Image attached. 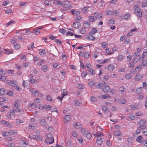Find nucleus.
<instances>
[{"instance_id":"obj_64","label":"nucleus","mask_w":147,"mask_h":147,"mask_svg":"<svg viewBox=\"0 0 147 147\" xmlns=\"http://www.w3.org/2000/svg\"><path fill=\"white\" fill-rule=\"evenodd\" d=\"M142 133L145 136H147V129H143Z\"/></svg>"},{"instance_id":"obj_53","label":"nucleus","mask_w":147,"mask_h":147,"mask_svg":"<svg viewBox=\"0 0 147 147\" xmlns=\"http://www.w3.org/2000/svg\"><path fill=\"white\" fill-rule=\"evenodd\" d=\"M142 145H144L146 146H147V140H144L142 143Z\"/></svg>"},{"instance_id":"obj_24","label":"nucleus","mask_w":147,"mask_h":147,"mask_svg":"<svg viewBox=\"0 0 147 147\" xmlns=\"http://www.w3.org/2000/svg\"><path fill=\"white\" fill-rule=\"evenodd\" d=\"M118 10H113V13H112V16H118Z\"/></svg>"},{"instance_id":"obj_11","label":"nucleus","mask_w":147,"mask_h":147,"mask_svg":"<svg viewBox=\"0 0 147 147\" xmlns=\"http://www.w3.org/2000/svg\"><path fill=\"white\" fill-rule=\"evenodd\" d=\"M29 91L33 95L35 96H38V91L32 89H29Z\"/></svg>"},{"instance_id":"obj_22","label":"nucleus","mask_w":147,"mask_h":147,"mask_svg":"<svg viewBox=\"0 0 147 147\" xmlns=\"http://www.w3.org/2000/svg\"><path fill=\"white\" fill-rule=\"evenodd\" d=\"M119 92L123 93L126 92V89L123 87L121 86L119 88Z\"/></svg>"},{"instance_id":"obj_33","label":"nucleus","mask_w":147,"mask_h":147,"mask_svg":"<svg viewBox=\"0 0 147 147\" xmlns=\"http://www.w3.org/2000/svg\"><path fill=\"white\" fill-rule=\"evenodd\" d=\"M1 134L3 136L6 137L8 136L9 134V132H8L3 131L1 132Z\"/></svg>"},{"instance_id":"obj_32","label":"nucleus","mask_w":147,"mask_h":147,"mask_svg":"<svg viewBox=\"0 0 147 147\" xmlns=\"http://www.w3.org/2000/svg\"><path fill=\"white\" fill-rule=\"evenodd\" d=\"M39 53L40 55H42L45 54L46 53V52L45 49H40L39 50Z\"/></svg>"},{"instance_id":"obj_18","label":"nucleus","mask_w":147,"mask_h":147,"mask_svg":"<svg viewBox=\"0 0 147 147\" xmlns=\"http://www.w3.org/2000/svg\"><path fill=\"white\" fill-rule=\"evenodd\" d=\"M41 69L44 72H46L48 70V67L45 65H43L41 67Z\"/></svg>"},{"instance_id":"obj_29","label":"nucleus","mask_w":147,"mask_h":147,"mask_svg":"<svg viewBox=\"0 0 147 147\" xmlns=\"http://www.w3.org/2000/svg\"><path fill=\"white\" fill-rule=\"evenodd\" d=\"M5 91H6L3 88H1L0 90V94L1 95H4L5 94H6Z\"/></svg>"},{"instance_id":"obj_25","label":"nucleus","mask_w":147,"mask_h":147,"mask_svg":"<svg viewBox=\"0 0 147 147\" xmlns=\"http://www.w3.org/2000/svg\"><path fill=\"white\" fill-rule=\"evenodd\" d=\"M34 47V43H32L30 45H29L28 46V50H30L32 49Z\"/></svg>"},{"instance_id":"obj_20","label":"nucleus","mask_w":147,"mask_h":147,"mask_svg":"<svg viewBox=\"0 0 147 147\" xmlns=\"http://www.w3.org/2000/svg\"><path fill=\"white\" fill-rule=\"evenodd\" d=\"M142 76L141 75H136L135 77V80L136 81H139L142 78Z\"/></svg>"},{"instance_id":"obj_16","label":"nucleus","mask_w":147,"mask_h":147,"mask_svg":"<svg viewBox=\"0 0 147 147\" xmlns=\"http://www.w3.org/2000/svg\"><path fill=\"white\" fill-rule=\"evenodd\" d=\"M97 30L95 28H92L89 32V34H94L95 33L97 32Z\"/></svg>"},{"instance_id":"obj_39","label":"nucleus","mask_w":147,"mask_h":147,"mask_svg":"<svg viewBox=\"0 0 147 147\" xmlns=\"http://www.w3.org/2000/svg\"><path fill=\"white\" fill-rule=\"evenodd\" d=\"M102 109L105 112H108L109 111L108 108L106 106H103L102 107Z\"/></svg>"},{"instance_id":"obj_49","label":"nucleus","mask_w":147,"mask_h":147,"mask_svg":"<svg viewBox=\"0 0 147 147\" xmlns=\"http://www.w3.org/2000/svg\"><path fill=\"white\" fill-rule=\"evenodd\" d=\"M126 101L125 100L121 99H120L119 103L121 104H125L126 103Z\"/></svg>"},{"instance_id":"obj_63","label":"nucleus","mask_w":147,"mask_h":147,"mask_svg":"<svg viewBox=\"0 0 147 147\" xmlns=\"http://www.w3.org/2000/svg\"><path fill=\"white\" fill-rule=\"evenodd\" d=\"M72 135L75 138L77 137L78 135L77 132L75 131H73L72 132Z\"/></svg>"},{"instance_id":"obj_44","label":"nucleus","mask_w":147,"mask_h":147,"mask_svg":"<svg viewBox=\"0 0 147 147\" xmlns=\"http://www.w3.org/2000/svg\"><path fill=\"white\" fill-rule=\"evenodd\" d=\"M94 16H90L89 18V21L90 22H93L95 21V19L94 18Z\"/></svg>"},{"instance_id":"obj_9","label":"nucleus","mask_w":147,"mask_h":147,"mask_svg":"<svg viewBox=\"0 0 147 147\" xmlns=\"http://www.w3.org/2000/svg\"><path fill=\"white\" fill-rule=\"evenodd\" d=\"M144 140V138L142 136H139L136 139V141L140 143H142Z\"/></svg>"},{"instance_id":"obj_7","label":"nucleus","mask_w":147,"mask_h":147,"mask_svg":"<svg viewBox=\"0 0 147 147\" xmlns=\"http://www.w3.org/2000/svg\"><path fill=\"white\" fill-rule=\"evenodd\" d=\"M101 88L102 89L103 91L105 93H106L110 89L109 86L105 85V84L103 85Z\"/></svg>"},{"instance_id":"obj_28","label":"nucleus","mask_w":147,"mask_h":147,"mask_svg":"<svg viewBox=\"0 0 147 147\" xmlns=\"http://www.w3.org/2000/svg\"><path fill=\"white\" fill-rule=\"evenodd\" d=\"M10 114L9 115L8 117L9 118H11V116H13L14 115H15V111L13 110H12L11 111H10Z\"/></svg>"},{"instance_id":"obj_2","label":"nucleus","mask_w":147,"mask_h":147,"mask_svg":"<svg viewBox=\"0 0 147 147\" xmlns=\"http://www.w3.org/2000/svg\"><path fill=\"white\" fill-rule=\"evenodd\" d=\"M81 132L82 133L83 136L88 139H90L91 136V134L86 131L84 128H82L81 129Z\"/></svg>"},{"instance_id":"obj_3","label":"nucleus","mask_w":147,"mask_h":147,"mask_svg":"<svg viewBox=\"0 0 147 147\" xmlns=\"http://www.w3.org/2000/svg\"><path fill=\"white\" fill-rule=\"evenodd\" d=\"M20 105L17 103V102L14 104V107L13 108L16 111L19 112L21 113H24V110H21L20 109Z\"/></svg>"},{"instance_id":"obj_43","label":"nucleus","mask_w":147,"mask_h":147,"mask_svg":"<svg viewBox=\"0 0 147 147\" xmlns=\"http://www.w3.org/2000/svg\"><path fill=\"white\" fill-rule=\"evenodd\" d=\"M142 91V89L141 87L138 88L136 90L137 94H139Z\"/></svg>"},{"instance_id":"obj_62","label":"nucleus","mask_w":147,"mask_h":147,"mask_svg":"<svg viewBox=\"0 0 147 147\" xmlns=\"http://www.w3.org/2000/svg\"><path fill=\"white\" fill-rule=\"evenodd\" d=\"M123 57H124L122 55H120L118 56L117 59L118 60L121 61L123 59Z\"/></svg>"},{"instance_id":"obj_23","label":"nucleus","mask_w":147,"mask_h":147,"mask_svg":"<svg viewBox=\"0 0 147 147\" xmlns=\"http://www.w3.org/2000/svg\"><path fill=\"white\" fill-rule=\"evenodd\" d=\"M74 125V127L76 129H79L81 127V125L79 122L76 123Z\"/></svg>"},{"instance_id":"obj_8","label":"nucleus","mask_w":147,"mask_h":147,"mask_svg":"<svg viewBox=\"0 0 147 147\" xmlns=\"http://www.w3.org/2000/svg\"><path fill=\"white\" fill-rule=\"evenodd\" d=\"M96 143L98 145H101L102 143V138L100 136L97 137L96 140Z\"/></svg>"},{"instance_id":"obj_52","label":"nucleus","mask_w":147,"mask_h":147,"mask_svg":"<svg viewBox=\"0 0 147 147\" xmlns=\"http://www.w3.org/2000/svg\"><path fill=\"white\" fill-rule=\"evenodd\" d=\"M90 55V54L86 52L84 54V57L86 58H88L89 57Z\"/></svg>"},{"instance_id":"obj_30","label":"nucleus","mask_w":147,"mask_h":147,"mask_svg":"<svg viewBox=\"0 0 147 147\" xmlns=\"http://www.w3.org/2000/svg\"><path fill=\"white\" fill-rule=\"evenodd\" d=\"M147 5V0H144L142 2V7H145Z\"/></svg>"},{"instance_id":"obj_61","label":"nucleus","mask_w":147,"mask_h":147,"mask_svg":"<svg viewBox=\"0 0 147 147\" xmlns=\"http://www.w3.org/2000/svg\"><path fill=\"white\" fill-rule=\"evenodd\" d=\"M131 77V76L130 74H127L125 75V77L127 79H129Z\"/></svg>"},{"instance_id":"obj_13","label":"nucleus","mask_w":147,"mask_h":147,"mask_svg":"<svg viewBox=\"0 0 147 147\" xmlns=\"http://www.w3.org/2000/svg\"><path fill=\"white\" fill-rule=\"evenodd\" d=\"M93 34H89L86 37V39H88L89 40H93L95 39L94 37L92 36Z\"/></svg>"},{"instance_id":"obj_27","label":"nucleus","mask_w":147,"mask_h":147,"mask_svg":"<svg viewBox=\"0 0 147 147\" xmlns=\"http://www.w3.org/2000/svg\"><path fill=\"white\" fill-rule=\"evenodd\" d=\"M16 23V22L14 21L13 20H10L9 22L7 23L6 24V26H8L9 25H11L13 24H14Z\"/></svg>"},{"instance_id":"obj_55","label":"nucleus","mask_w":147,"mask_h":147,"mask_svg":"<svg viewBox=\"0 0 147 147\" xmlns=\"http://www.w3.org/2000/svg\"><path fill=\"white\" fill-rule=\"evenodd\" d=\"M40 33V31L39 30V29H36L35 30V34L36 35H38Z\"/></svg>"},{"instance_id":"obj_36","label":"nucleus","mask_w":147,"mask_h":147,"mask_svg":"<svg viewBox=\"0 0 147 147\" xmlns=\"http://www.w3.org/2000/svg\"><path fill=\"white\" fill-rule=\"evenodd\" d=\"M129 119L134 120L135 119L136 117H135V115H133L131 114H129Z\"/></svg>"},{"instance_id":"obj_10","label":"nucleus","mask_w":147,"mask_h":147,"mask_svg":"<svg viewBox=\"0 0 147 147\" xmlns=\"http://www.w3.org/2000/svg\"><path fill=\"white\" fill-rule=\"evenodd\" d=\"M94 18L97 19L98 20H100L101 18H102V16L100 14H99V13L98 12L95 13L94 14Z\"/></svg>"},{"instance_id":"obj_21","label":"nucleus","mask_w":147,"mask_h":147,"mask_svg":"<svg viewBox=\"0 0 147 147\" xmlns=\"http://www.w3.org/2000/svg\"><path fill=\"white\" fill-rule=\"evenodd\" d=\"M93 135H94V136H96L97 137H99V136H100L102 138V137H103V136L102 133L101 132H97L95 134H93Z\"/></svg>"},{"instance_id":"obj_12","label":"nucleus","mask_w":147,"mask_h":147,"mask_svg":"<svg viewBox=\"0 0 147 147\" xmlns=\"http://www.w3.org/2000/svg\"><path fill=\"white\" fill-rule=\"evenodd\" d=\"M145 126H141L140 127L139 126L137 129L136 131V133L134 134V135H136L138 134H139L141 132V129H143L145 128Z\"/></svg>"},{"instance_id":"obj_48","label":"nucleus","mask_w":147,"mask_h":147,"mask_svg":"<svg viewBox=\"0 0 147 147\" xmlns=\"http://www.w3.org/2000/svg\"><path fill=\"white\" fill-rule=\"evenodd\" d=\"M78 88L79 89H83L84 88V86L82 84H80L78 86Z\"/></svg>"},{"instance_id":"obj_38","label":"nucleus","mask_w":147,"mask_h":147,"mask_svg":"<svg viewBox=\"0 0 147 147\" xmlns=\"http://www.w3.org/2000/svg\"><path fill=\"white\" fill-rule=\"evenodd\" d=\"M55 3L59 5L62 6V3L60 2L59 0H55L54 1Z\"/></svg>"},{"instance_id":"obj_6","label":"nucleus","mask_w":147,"mask_h":147,"mask_svg":"<svg viewBox=\"0 0 147 147\" xmlns=\"http://www.w3.org/2000/svg\"><path fill=\"white\" fill-rule=\"evenodd\" d=\"M6 83L8 85L12 86H15L16 82L15 80H9L7 81Z\"/></svg>"},{"instance_id":"obj_19","label":"nucleus","mask_w":147,"mask_h":147,"mask_svg":"<svg viewBox=\"0 0 147 147\" xmlns=\"http://www.w3.org/2000/svg\"><path fill=\"white\" fill-rule=\"evenodd\" d=\"M146 120H142L138 122V124L140 125V126H144V125L146 123Z\"/></svg>"},{"instance_id":"obj_59","label":"nucleus","mask_w":147,"mask_h":147,"mask_svg":"<svg viewBox=\"0 0 147 147\" xmlns=\"http://www.w3.org/2000/svg\"><path fill=\"white\" fill-rule=\"evenodd\" d=\"M96 100L97 99L94 96L91 97L90 98V101L92 102H95Z\"/></svg>"},{"instance_id":"obj_34","label":"nucleus","mask_w":147,"mask_h":147,"mask_svg":"<svg viewBox=\"0 0 147 147\" xmlns=\"http://www.w3.org/2000/svg\"><path fill=\"white\" fill-rule=\"evenodd\" d=\"M108 22L109 25L110 26H111L115 22L114 20L111 19Z\"/></svg>"},{"instance_id":"obj_41","label":"nucleus","mask_w":147,"mask_h":147,"mask_svg":"<svg viewBox=\"0 0 147 147\" xmlns=\"http://www.w3.org/2000/svg\"><path fill=\"white\" fill-rule=\"evenodd\" d=\"M120 132L119 130L115 131L114 132V135L116 136L120 135Z\"/></svg>"},{"instance_id":"obj_40","label":"nucleus","mask_w":147,"mask_h":147,"mask_svg":"<svg viewBox=\"0 0 147 147\" xmlns=\"http://www.w3.org/2000/svg\"><path fill=\"white\" fill-rule=\"evenodd\" d=\"M59 31L61 33L63 34H64L66 32V30L63 28H60L59 30Z\"/></svg>"},{"instance_id":"obj_1","label":"nucleus","mask_w":147,"mask_h":147,"mask_svg":"<svg viewBox=\"0 0 147 147\" xmlns=\"http://www.w3.org/2000/svg\"><path fill=\"white\" fill-rule=\"evenodd\" d=\"M135 13L137 16L141 18L142 16V13L140 9L137 5H135L134 7Z\"/></svg>"},{"instance_id":"obj_14","label":"nucleus","mask_w":147,"mask_h":147,"mask_svg":"<svg viewBox=\"0 0 147 147\" xmlns=\"http://www.w3.org/2000/svg\"><path fill=\"white\" fill-rule=\"evenodd\" d=\"M46 142L47 143L49 144H51L53 143L54 141V139L53 137L49 138H47L46 140Z\"/></svg>"},{"instance_id":"obj_31","label":"nucleus","mask_w":147,"mask_h":147,"mask_svg":"<svg viewBox=\"0 0 147 147\" xmlns=\"http://www.w3.org/2000/svg\"><path fill=\"white\" fill-rule=\"evenodd\" d=\"M4 50L5 51V53L7 55L11 54L13 53L12 51V50H10L9 49H4Z\"/></svg>"},{"instance_id":"obj_4","label":"nucleus","mask_w":147,"mask_h":147,"mask_svg":"<svg viewBox=\"0 0 147 147\" xmlns=\"http://www.w3.org/2000/svg\"><path fill=\"white\" fill-rule=\"evenodd\" d=\"M66 9H68L71 7V5L69 2L68 1H64L62 3V5Z\"/></svg>"},{"instance_id":"obj_54","label":"nucleus","mask_w":147,"mask_h":147,"mask_svg":"<svg viewBox=\"0 0 147 147\" xmlns=\"http://www.w3.org/2000/svg\"><path fill=\"white\" fill-rule=\"evenodd\" d=\"M90 23L89 22H86V23H85L84 24V27L87 28L89 27V24Z\"/></svg>"},{"instance_id":"obj_35","label":"nucleus","mask_w":147,"mask_h":147,"mask_svg":"<svg viewBox=\"0 0 147 147\" xmlns=\"http://www.w3.org/2000/svg\"><path fill=\"white\" fill-rule=\"evenodd\" d=\"M108 68L109 71H112L114 69V67L113 65H111L108 66Z\"/></svg>"},{"instance_id":"obj_17","label":"nucleus","mask_w":147,"mask_h":147,"mask_svg":"<svg viewBox=\"0 0 147 147\" xmlns=\"http://www.w3.org/2000/svg\"><path fill=\"white\" fill-rule=\"evenodd\" d=\"M70 117L69 115H66L65 117V123H68L70 120Z\"/></svg>"},{"instance_id":"obj_56","label":"nucleus","mask_w":147,"mask_h":147,"mask_svg":"<svg viewBox=\"0 0 147 147\" xmlns=\"http://www.w3.org/2000/svg\"><path fill=\"white\" fill-rule=\"evenodd\" d=\"M130 14H127L124 16V18L125 19H127L129 17Z\"/></svg>"},{"instance_id":"obj_57","label":"nucleus","mask_w":147,"mask_h":147,"mask_svg":"<svg viewBox=\"0 0 147 147\" xmlns=\"http://www.w3.org/2000/svg\"><path fill=\"white\" fill-rule=\"evenodd\" d=\"M51 108V107L49 105H47L46 106V107L45 106L44 107V109H46L47 110H49Z\"/></svg>"},{"instance_id":"obj_51","label":"nucleus","mask_w":147,"mask_h":147,"mask_svg":"<svg viewBox=\"0 0 147 147\" xmlns=\"http://www.w3.org/2000/svg\"><path fill=\"white\" fill-rule=\"evenodd\" d=\"M130 43V39L128 38H127L125 40V44H127Z\"/></svg>"},{"instance_id":"obj_50","label":"nucleus","mask_w":147,"mask_h":147,"mask_svg":"<svg viewBox=\"0 0 147 147\" xmlns=\"http://www.w3.org/2000/svg\"><path fill=\"white\" fill-rule=\"evenodd\" d=\"M107 14L109 15H112L113 13V10H108L107 11Z\"/></svg>"},{"instance_id":"obj_15","label":"nucleus","mask_w":147,"mask_h":147,"mask_svg":"<svg viewBox=\"0 0 147 147\" xmlns=\"http://www.w3.org/2000/svg\"><path fill=\"white\" fill-rule=\"evenodd\" d=\"M139 59H141V60H143L141 64L143 66H146L147 65V61L146 60H144V58L142 57H139Z\"/></svg>"},{"instance_id":"obj_47","label":"nucleus","mask_w":147,"mask_h":147,"mask_svg":"<svg viewBox=\"0 0 147 147\" xmlns=\"http://www.w3.org/2000/svg\"><path fill=\"white\" fill-rule=\"evenodd\" d=\"M134 61L131 62L130 63L129 66L131 68H133L134 67V64L135 63L134 62V61H135L134 59Z\"/></svg>"},{"instance_id":"obj_46","label":"nucleus","mask_w":147,"mask_h":147,"mask_svg":"<svg viewBox=\"0 0 147 147\" xmlns=\"http://www.w3.org/2000/svg\"><path fill=\"white\" fill-rule=\"evenodd\" d=\"M110 97L108 94H105L102 95V98L103 99H106L110 98Z\"/></svg>"},{"instance_id":"obj_58","label":"nucleus","mask_w":147,"mask_h":147,"mask_svg":"<svg viewBox=\"0 0 147 147\" xmlns=\"http://www.w3.org/2000/svg\"><path fill=\"white\" fill-rule=\"evenodd\" d=\"M74 35L73 33L71 32L68 31L66 34V36H67L68 35L73 36Z\"/></svg>"},{"instance_id":"obj_42","label":"nucleus","mask_w":147,"mask_h":147,"mask_svg":"<svg viewBox=\"0 0 147 147\" xmlns=\"http://www.w3.org/2000/svg\"><path fill=\"white\" fill-rule=\"evenodd\" d=\"M20 45L17 43H16L15 44H14V48L16 49H17L20 48Z\"/></svg>"},{"instance_id":"obj_5","label":"nucleus","mask_w":147,"mask_h":147,"mask_svg":"<svg viewBox=\"0 0 147 147\" xmlns=\"http://www.w3.org/2000/svg\"><path fill=\"white\" fill-rule=\"evenodd\" d=\"M105 84L106 83L105 82L102 81L100 83L98 82H95L94 83V85L97 88H101V87H102V86H103V85Z\"/></svg>"},{"instance_id":"obj_37","label":"nucleus","mask_w":147,"mask_h":147,"mask_svg":"<svg viewBox=\"0 0 147 147\" xmlns=\"http://www.w3.org/2000/svg\"><path fill=\"white\" fill-rule=\"evenodd\" d=\"M29 81L32 84H33L35 82H37V80L33 78L30 79Z\"/></svg>"},{"instance_id":"obj_45","label":"nucleus","mask_w":147,"mask_h":147,"mask_svg":"<svg viewBox=\"0 0 147 147\" xmlns=\"http://www.w3.org/2000/svg\"><path fill=\"white\" fill-rule=\"evenodd\" d=\"M89 7H83L82 9V12L83 13H86L88 11V9H87Z\"/></svg>"},{"instance_id":"obj_26","label":"nucleus","mask_w":147,"mask_h":147,"mask_svg":"<svg viewBox=\"0 0 147 147\" xmlns=\"http://www.w3.org/2000/svg\"><path fill=\"white\" fill-rule=\"evenodd\" d=\"M40 123L41 125H43L45 126L46 125V123L45 122V120L44 119H41Z\"/></svg>"},{"instance_id":"obj_60","label":"nucleus","mask_w":147,"mask_h":147,"mask_svg":"<svg viewBox=\"0 0 147 147\" xmlns=\"http://www.w3.org/2000/svg\"><path fill=\"white\" fill-rule=\"evenodd\" d=\"M87 74L86 72L85 71L83 72L81 74V76L82 77L85 78Z\"/></svg>"}]
</instances>
